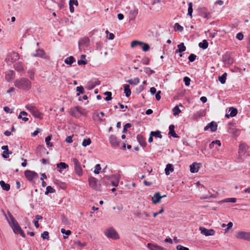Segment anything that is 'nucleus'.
<instances>
[{"label": "nucleus", "instance_id": "nucleus-1", "mask_svg": "<svg viewBox=\"0 0 250 250\" xmlns=\"http://www.w3.org/2000/svg\"><path fill=\"white\" fill-rule=\"evenodd\" d=\"M14 85L20 89L27 91L31 89L32 83L27 78L22 77L15 80Z\"/></svg>", "mask_w": 250, "mask_h": 250}, {"label": "nucleus", "instance_id": "nucleus-2", "mask_svg": "<svg viewBox=\"0 0 250 250\" xmlns=\"http://www.w3.org/2000/svg\"><path fill=\"white\" fill-rule=\"evenodd\" d=\"M3 213L9 226L12 229L14 232L16 234H18V231L21 230V228L18 222L9 211H7V215L8 217L6 216L4 211H3Z\"/></svg>", "mask_w": 250, "mask_h": 250}, {"label": "nucleus", "instance_id": "nucleus-3", "mask_svg": "<svg viewBox=\"0 0 250 250\" xmlns=\"http://www.w3.org/2000/svg\"><path fill=\"white\" fill-rule=\"evenodd\" d=\"M25 108L32 114V115L39 119H42L43 114L40 112L39 109L32 104H28L25 105Z\"/></svg>", "mask_w": 250, "mask_h": 250}, {"label": "nucleus", "instance_id": "nucleus-4", "mask_svg": "<svg viewBox=\"0 0 250 250\" xmlns=\"http://www.w3.org/2000/svg\"><path fill=\"white\" fill-rule=\"evenodd\" d=\"M74 165V170L76 174L79 176H81L83 175V169L81 165L78 160L75 158L72 159Z\"/></svg>", "mask_w": 250, "mask_h": 250}, {"label": "nucleus", "instance_id": "nucleus-5", "mask_svg": "<svg viewBox=\"0 0 250 250\" xmlns=\"http://www.w3.org/2000/svg\"><path fill=\"white\" fill-rule=\"evenodd\" d=\"M20 57L19 54L16 52H12L8 53L6 58H5V61L8 62H13L18 60Z\"/></svg>", "mask_w": 250, "mask_h": 250}, {"label": "nucleus", "instance_id": "nucleus-6", "mask_svg": "<svg viewBox=\"0 0 250 250\" xmlns=\"http://www.w3.org/2000/svg\"><path fill=\"white\" fill-rule=\"evenodd\" d=\"M105 235L108 237L113 239H119V237L117 231L113 229H110L105 231Z\"/></svg>", "mask_w": 250, "mask_h": 250}, {"label": "nucleus", "instance_id": "nucleus-7", "mask_svg": "<svg viewBox=\"0 0 250 250\" xmlns=\"http://www.w3.org/2000/svg\"><path fill=\"white\" fill-rule=\"evenodd\" d=\"M236 237L240 239L250 241V232L238 231L236 234Z\"/></svg>", "mask_w": 250, "mask_h": 250}, {"label": "nucleus", "instance_id": "nucleus-8", "mask_svg": "<svg viewBox=\"0 0 250 250\" xmlns=\"http://www.w3.org/2000/svg\"><path fill=\"white\" fill-rule=\"evenodd\" d=\"M199 230L201 231V233L206 236H213L215 233V230L212 229H207L204 227H200Z\"/></svg>", "mask_w": 250, "mask_h": 250}, {"label": "nucleus", "instance_id": "nucleus-9", "mask_svg": "<svg viewBox=\"0 0 250 250\" xmlns=\"http://www.w3.org/2000/svg\"><path fill=\"white\" fill-rule=\"evenodd\" d=\"M25 177L28 180L32 181L33 179L38 178V174L35 171L27 170L24 172Z\"/></svg>", "mask_w": 250, "mask_h": 250}, {"label": "nucleus", "instance_id": "nucleus-10", "mask_svg": "<svg viewBox=\"0 0 250 250\" xmlns=\"http://www.w3.org/2000/svg\"><path fill=\"white\" fill-rule=\"evenodd\" d=\"M70 115L75 118H78L80 115L83 114L81 111V107L75 106L70 110Z\"/></svg>", "mask_w": 250, "mask_h": 250}, {"label": "nucleus", "instance_id": "nucleus-11", "mask_svg": "<svg viewBox=\"0 0 250 250\" xmlns=\"http://www.w3.org/2000/svg\"><path fill=\"white\" fill-rule=\"evenodd\" d=\"M98 180L93 177H90L88 178V183L89 186L97 190H100V186L97 184Z\"/></svg>", "mask_w": 250, "mask_h": 250}, {"label": "nucleus", "instance_id": "nucleus-12", "mask_svg": "<svg viewBox=\"0 0 250 250\" xmlns=\"http://www.w3.org/2000/svg\"><path fill=\"white\" fill-rule=\"evenodd\" d=\"M109 141L112 147H117L119 146L121 140L115 135H111L109 137Z\"/></svg>", "mask_w": 250, "mask_h": 250}, {"label": "nucleus", "instance_id": "nucleus-13", "mask_svg": "<svg viewBox=\"0 0 250 250\" xmlns=\"http://www.w3.org/2000/svg\"><path fill=\"white\" fill-rule=\"evenodd\" d=\"M222 61L225 64H231L233 62V58L229 53H225L222 57Z\"/></svg>", "mask_w": 250, "mask_h": 250}, {"label": "nucleus", "instance_id": "nucleus-14", "mask_svg": "<svg viewBox=\"0 0 250 250\" xmlns=\"http://www.w3.org/2000/svg\"><path fill=\"white\" fill-rule=\"evenodd\" d=\"M100 84V81L97 79H93L88 82L86 88L88 90L94 88L96 86Z\"/></svg>", "mask_w": 250, "mask_h": 250}, {"label": "nucleus", "instance_id": "nucleus-15", "mask_svg": "<svg viewBox=\"0 0 250 250\" xmlns=\"http://www.w3.org/2000/svg\"><path fill=\"white\" fill-rule=\"evenodd\" d=\"M32 56L35 57H40L47 60L49 59V57L46 55L44 51L43 50L40 49L37 50L36 53L33 54Z\"/></svg>", "mask_w": 250, "mask_h": 250}, {"label": "nucleus", "instance_id": "nucleus-16", "mask_svg": "<svg viewBox=\"0 0 250 250\" xmlns=\"http://www.w3.org/2000/svg\"><path fill=\"white\" fill-rule=\"evenodd\" d=\"M210 128V131L212 132H214L216 131L217 129V124L216 122L212 121L208 124L207 126L204 127V130L207 131Z\"/></svg>", "mask_w": 250, "mask_h": 250}, {"label": "nucleus", "instance_id": "nucleus-17", "mask_svg": "<svg viewBox=\"0 0 250 250\" xmlns=\"http://www.w3.org/2000/svg\"><path fill=\"white\" fill-rule=\"evenodd\" d=\"M147 248L150 250H167L166 249L161 247L157 244L148 243Z\"/></svg>", "mask_w": 250, "mask_h": 250}, {"label": "nucleus", "instance_id": "nucleus-18", "mask_svg": "<svg viewBox=\"0 0 250 250\" xmlns=\"http://www.w3.org/2000/svg\"><path fill=\"white\" fill-rule=\"evenodd\" d=\"M1 149L3 150V154H2V157L4 159L9 157V154H12V152L9 151L7 146H3L1 147Z\"/></svg>", "mask_w": 250, "mask_h": 250}, {"label": "nucleus", "instance_id": "nucleus-19", "mask_svg": "<svg viewBox=\"0 0 250 250\" xmlns=\"http://www.w3.org/2000/svg\"><path fill=\"white\" fill-rule=\"evenodd\" d=\"M15 73L12 70H8L5 74V78L8 82L11 81L15 77Z\"/></svg>", "mask_w": 250, "mask_h": 250}, {"label": "nucleus", "instance_id": "nucleus-20", "mask_svg": "<svg viewBox=\"0 0 250 250\" xmlns=\"http://www.w3.org/2000/svg\"><path fill=\"white\" fill-rule=\"evenodd\" d=\"M162 198L160 192H156L152 197V202L154 204H157L160 202Z\"/></svg>", "mask_w": 250, "mask_h": 250}, {"label": "nucleus", "instance_id": "nucleus-21", "mask_svg": "<svg viewBox=\"0 0 250 250\" xmlns=\"http://www.w3.org/2000/svg\"><path fill=\"white\" fill-rule=\"evenodd\" d=\"M199 12H201L200 15L204 18L208 19L209 18V13L208 12L206 8H201L198 9Z\"/></svg>", "mask_w": 250, "mask_h": 250}, {"label": "nucleus", "instance_id": "nucleus-22", "mask_svg": "<svg viewBox=\"0 0 250 250\" xmlns=\"http://www.w3.org/2000/svg\"><path fill=\"white\" fill-rule=\"evenodd\" d=\"M229 111L230 112L229 114H226L225 115L227 118H229L230 116L232 117H234L237 115L238 112L237 109L233 107H230Z\"/></svg>", "mask_w": 250, "mask_h": 250}, {"label": "nucleus", "instance_id": "nucleus-23", "mask_svg": "<svg viewBox=\"0 0 250 250\" xmlns=\"http://www.w3.org/2000/svg\"><path fill=\"white\" fill-rule=\"evenodd\" d=\"M114 180L111 181V185L114 187H117L119 184L120 176L119 174H114L112 176Z\"/></svg>", "mask_w": 250, "mask_h": 250}, {"label": "nucleus", "instance_id": "nucleus-24", "mask_svg": "<svg viewBox=\"0 0 250 250\" xmlns=\"http://www.w3.org/2000/svg\"><path fill=\"white\" fill-rule=\"evenodd\" d=\"M200 164L193 163L190 166V171L191 173H196L198 171L200 168Z\"/></svg>", "mask_w": 250, "mask_h": 250}, {"label": "nucleus", "instance_id": "nucleus-25", "mask_svg": "<svg viewBox=\"0 0 250 250\" xmlns=\"http://www.w3.org/2000/svg\"><path fill=\"white\" fill-rule=\"evenodd\" d=\"M175 126L173 125H171L169 126V133L168 134L174 138H178L179 136L177 135L174 131Z\"/></svg>", "mask_w": 250, "mask_h": 250}, {"label": "nucleus", "instance_id": "nucleus-26", "mask_svg": "<svg viewBox=\"0 0 250 250\" xmlns=\"http://www.w3.org/2000/svg\"><path fill=\"white\" fill-rule=\"evenodd\" d=\"M137 139L138 142L139 143L140 145L142 146L145 147L146 146V140L143 136L141 135H138L137 136Z\"/></svg>", "mask_w": 250, "mask_h": 250}, {"label": "nucleus", "instance_id": "nucleus-27", "mask_svg": "<svg viewBox=\"0 0 250 250\" xmlns=\"http://www.w3.org/2000/svg\"><path fill=\"white\" fill-rule=\"evenodd\" d=\"M178 49L175 50V53H182L186 50V47L183 42L180 43L177 45Z\"/></svg>", "mask_w": 250, "mask_h": 250}, {"label": "nucleus", "instance_id": "nucleus-28", "mask_svg": "<svg viewBox=\"0 0 250 250\" xmlns=\"http://www.w3.org/2000/svg\"><path fill=\"white\" fill-rule=\"evenodd\" d=\"M173 166L172 164H168L167 165L166 167L165 170V173L167 175H168L170 174V172H173Z\"/></svg>", "mask_w": 250, "mask_h": 250}, {"label": "nucleus", "instance_id": "nucleus-29", "mask_svg": "<svg viewBox=\"0 0 250 250\" xmlns=\"http://www.w3.org/2000/svg\"><path fill=\"white\" fill-rule=\"evenodd\" d=\"M248 148L249 147L247 145L245 144H241L239 146V153H245Z\"/></svg>", "mask_w": 250, "mask_h": 250}, {"label": "nucleus", "instance_id": "nucleus-30", "mask_svg": "<svg viewBox=\"0 0 250 250\" xmlns=\"http://www.w3.org/2000/svg\"><path fill=\"white\" fill-rule=\"evenodd\" d=\"M0 185L1 187V188H2V189L6 190V191L9 190V189L10 188V185L8 184L5 183L3 181L1 180L0 181Z\"/></svg>", "mask_w": 250, "mask_h": 250}, {"label": "nucleus", "instance_id": "nucleus-31", "mask_svg": "<svg viewBox=\"0 0 250 250\" xmlns=\"http://www.w3.org/2000/svg\"><path fill=\"white\" fill-rule=\"evenodd\" d=\"M124 92L126 97H129L131 95V90L130 89V86L128 84H125L124 86Z\"/></svg>", "mask_w": 250, "mask_h": 250}, {"label": "nucleus", "instance_id": "nucleus-32", "mask_svg": "<svg viewBox=\"0 0 250 250\" xmlns=\"http://www.w3.org/2000/svg\"><path fill=\"white\" fill-rule=\"evenodd\" d=\"M75 62V59L73 56H70L69 57L66 58L64 60V62L68 65H71L74 62Z\"/></svg>", "mask_w": 250, "mask_h": 250}, {"label": "nucleus", "instance_id": "nucleus-33", "mask_svg": "<svg viewBox=\"0 0 250 250\" xmlns=\"http://www.w3.org/2000/svg\"><path fill=\"white\" fill-rule=\"evenodd\" d=\"M126 82L129 84L133 85H137L140 82V79L139 78H135L134 79H129L126 81Z\"/></svg>", "mask_w": 250, "mask_h": 250}, {"label": "nucleus", "instance_id": "nucleus-34", "mask_svg": "<svg viewBox=\"0 0 250 250\" xmlns=\"http://www.w3.org/2000/svg\"><path fill=\"white\" fill-rule=\"evenodd\" d=\"M68 166L65 163L60 162L57 164V167L60 169L58 170L61 171V170L65 169L68 167Z\"/></svg>", "mask_w": 250, "mask_h": 250}, {"label": "nucleus", "instance_id": "nucleus-35", "mask_svg": "<svg viewBox=\"0 0 250 250\" xmlns=\"http://www.w3.org/2000/svg\"><path fill=\"white\" fill-rule=\"evenodd\" d=\"M198 45L200 48L206 49L208 47V43L206 40H204L202 42H200L199 43Z\"/></svg>", "mask_w": 250, "mask_h": 250}, {"label": "nucleus", "instance_id": "nucleus-36", "mask_svg": "<svg viewBox=\"0 0 250 250\" xmlns=\"http://www.w3.org/2000/svg\"><path fill=\"white\" fill-rule=\"evenodd\" d=\"M15 69L19 72H23L24 70L22 65L20 63H16L14 65Z\"/></svg>", "mask_w": 250, "mask_h": 250}, {"label": "nucleus", "instance_id": "nucleus-37", "mask_svg": "<svg viewBox=\"0 0 250 250\" xmlns=\"http://www.w3.org/2000/svg\"><path fill=\"white\" fill-rule=\"evenodd\" d=\"M61 232L62 234H64L63 235V238L64 239L68 238V237L71 234V231L70 230H65L63 228L61 229Z\"/></svg>", "mask_w": 250, "mask_h": 250}, {"label": "nucleus", "instance_id": "nucleus-38", "mask_svg": "<svg viewBox=\"0 0 250 250\" xmlns=\"http://www.w3.org/2000/svg\"><path fill=\"white\" fill-rule=\"evenodd\" d=\"M141 44H143L142 42L139 41H133L131 42L130 46L131 48H134L137 46H140L141 47Z\"/></svg>", "mask_w": 250, "mask_h": 250}, {"label": "nucleus", "instance_id": "nucleus-39", "mask_svg": "<svg viewBox=\"0 0 250 250\" xmlns=\"http://www.w3.org/2000/svg\"><path fill=\"white\" fill-rule=\"evenodd\" d=\"M151 136H153L155 137L162 138V135H161V132L159 130H157L156 131H151Z\"/></svg>", "mask_w": 250, "mask_h": 250}, {"label": "nucleus", "instance_id": "nucleus-40", "mask_svg": "<svg viewBox=\"0 0 250 250\" xmlns=\"http://www.w3.org/2000/svg\"><path fill=\"white\" fill-rule=\"evenodd\" d=\"M227 75L226 73H224L221 76L219 77L218 80L222 84H224L226 83Z\"/></svg>", "mask_w": 250, "mask_h": 250}, {"label": "nucleus", "instance_id": "nucleus-41", "mask_svg": "<svg viewBox=\"0 0 250 250\" xmlns=\"http://www.w3.org/2000/svg\"><path fill=\"white\" fill-rule=\"evenodd\" d=\"M55 192V190L52 188L51 186H48L46 187V191L45 192V194L47 195L49 193H52Z\"/></svg>", "mask_w": 250, "mask_h": 250}, {"label": "nucleus", "instance_id": "nucleus-42", "mask_svg": "<svg viewBox=\"0 0 250 250\" xmlns=\"http://www.w3.org/2000/svg\"><path fill=\"white\" fill-rule=\"evenodd\" d=\"M104 95L106 96V97L104 98V100L108 101L112 99V93L111 92H105L104 93Z\"/></svg>", "mask_w": 250, "mask_h": 250}, {"label": "nucleus", "instance_id": "nucleus-43", "mask_svg": "<svg viewBox=\"0 0 250 250\" xmlns=\"http://www.w3.org/2000/svg\"><path fill=\"white\" fill-rule=\"evenodd\" d=\"M141 47L142 50L145 52L148 51L150 49L149 45L147 43H145L144 42H143V44H141Z\"/></svg>", "mask_w": 250, "mask_h": 250}, {"label": "nucleus", "instance_id": "nucleus-44", "mask_svg": "<svg viewBox=\"0 0 250 250\" xmlns=\"http://www.w3.org/2000/svg\"><path fill=\"white\" fill-rule=\"evenodd\" d=\"M173 114L174 116L178 115L181 112V110L179 109L178 106L176 105L175 106L173 109H172Z\"/></svg>", "mask_w": 250, "mask_h": 250}, {"label": "nucleus", "instance_id": "nucleus-45", "mask_svg": "<svg viewBox=\"0 0 250 250\" xmlns=\"http://www.w3.org/2000/svg\"><path fill=\"white\" fill-rule=\"evenodd\" d=\"M174 27L175 31H183L184 30L183 27L180 25L178 23H175Z\"/></svg>", "mask_w": 250, "mask_h": 250}, {"label": "nucleus", "instance_id": "nucleus-46", "mask_svg": "<svg viewBox=\"0 0 250 250\" xmlns=\"http://www.w3.org/2000/svg\"><path fill=\"white\" fill-rule=\"evenodd\" d=\"M91 143V141L90 139H84L82 143V145L83 146H89Z\"/></svg>", "mask_w": 250, "mask_h": 250}, {"label": "nucleus", "instance_id": "nucleus-47", "mask_svg": "<svg viewBox=\"0 0 250 250\" xmlns=\"http://www.w3.org/2000/svg\"><path fill=\"white\" fill-rule=\"evenodd\" d=\"M192 12H193L192 3V2H189L188 3V15H189L190 17H191Z\"/></svg>", "mask_w": 250, "mask_h": 250}, {"label": "nucleus", "instance_id": "nucleus-48", "mask_svg": "<svg viewBox=\"0 0 250 250\" xmlns=\"http://www.w3.org/2000/svg\"><path fill=\"white\" fill-rule=\"evenodd\" d=\"M41 237L43 239L48 240L49 238V232L47 231H44L41 234Z\"/></svg>", "mask_w": 250, "mask_h": 250}, {"label": "nucleus", "instance_id": "nucleus-49", "mask_svg": "<svg viewBox=\"0 0 250 250\" xmlns=\"http://www.w3.org/2000/svg\"><path fill=\"white\" fill-rule=\"evenodd\" d=\"M101 169V166L100 164H97L95 167V169L94 170V173L98 174L100 173V171Z\"/></svg>", "mask_w": 250, "mask_h": 250}, {"label": "nucleus", "instance_id": "nucleus-50", "mask_svg": "<svg viewBox=\"0 0 250 250\" xmlns=\"http://www.w3.org/2000/svg\"><path fill=\"white\" fill-rule=\"evenodd\" d=\"M145 72L148 75H151L154 73V71L151 69L149 67H145L144 69Z\"/></svg>", "mask_w": 250, "mask_h": 250}, {"label": "nucleus", "instance_id": "nucleus-51", "mask_svg": "<svg viewBox=\"0 0 250 250\" xmlns=\"http://www.w3.org/2000/svg\"><path fill=\"white\" fill-rule=\"evenodd\" d=\"M196 57V55H195V54H190L188 58L189 61L190 62H193L195 60Z\"/></svg>", "mask_w": 250, "mask_h": 250}, {"label": "nucleus", "instance_id": "nucleus-52", "mask_svg": "<svg viewBox=\"0 0 250 250\" xmlns=\"http://www.w3.org/2000/svg\"><path fill=\"white\" fill-rule=\"evenodd\" d=\"M51 140V136H48L45 138V141L46 144V145L48 146H51L52 144L50 143V140Z\"/></svg>", "mask_w": 250, "mask_h": 250}, {"label": "nucleus", "instance_id": "nucleus-53", "mask_svg": "<svg viewBox=\"0 0 250 250\" xmlns=\"http://www.w3.org/2000/svg\"><path fill=\"white\" fill-rule=\"evenodd\" d=\"M131 126V124L130 123H127L124 126L123 133H126L127 131V128H129Z\"/></svg>", "mask_w": 250, "mask_h": 250}, {"label": "nucleus", "instance_id": "nucleus-54", "mask_svg": "<svg viewBox=\"0 0 250 250\" xmlns=\"http://www.w3.org/2000/svg\"><path fill=\"white\" fill-rule=\"evenodd\" d=\"M27 73L28 74L29 77H30V78L31 80H33L34 79V71L32 69L29 70L27 71Z\"/></svg>", "mask_w": 250, "mask_h": 250}, {"label": "nucleus", "instance_id": "nucleus-55", "mask_svg": "<svg viewBox=\"0 0 250 250\" xmlns=\"http://www.w3.org/2000/svg\"><path fill=\"white\" fill-rule=\"evenodd\" d=\"M184 82L186 86H188L190 84V79L188 77H185L184 78Z\"/></svg>", "mask_w": 250, "mask_h": 250}, {"label": "nucleus", "instance_id": "nucleus-56", "mask_svg": "<svg viewBox=\"0 0 250 250\" xmlns=\"http://www.w3.org/2000/svg\"><path fill=\"white\" fill-rule=\"evenodd\" d=\"M149 61H150L148 57H145L143 58V59L142 60L141 62L144 64H148L149 63Z\"/></svg>", "mask_w": 250, "mask_h": 250}, {"label": "nucleus", "instance_id": "nucleus-57", "mask_svg": "<svg viewBox=\"0 0 250 250\" xmlns=\"http://www.w3.org/2000/svg\"><path fill=\"white\" fill-rule=\"evenodd\" d=\"M224 202H231L235 203L236 202V199L235 198H227L224 201Z\"/></svg>", "mask_w": 250, "mask_h": 250}, {"label": "nucleus", "instance_id": "nucleus-58", "mask_svg": "<svg viewBox=\"0 0 250 250\" xmlns=\"http://www.w3.org/2000/svg\"><path fill=\"white\" fill-rule=\"evenodd\" d=\"M76 91L83 94L84 93V88L82 86H78L76 87Z\"/></svg>", "mask_w": 250, "mask_h": 250}, {"label": "nucleus", "instance_id": "nucleus-59", "mask_svg": "<svg viewBox=\"0 0 250 250\" xmlns=\"http://www.w3.org/2000/svg\"><path fill=\"white\" fill-rule=\"evenodd\" d=\"M176 249L177 250H189L188 248L184 247L181 245H177Z\"/></svg>", "mask_w": 250, "mask_h": 250}, {"label": "nucleus", "instance_id": "nucleus-60", "mask_svg": "<svg viewBox=\"0 0 250 250\" xmlns=\"http://www.w3.org/2000/svg\"><path fill=\"white\" fill-rule=\"evenodd\" d=\"M236 38L239 41H242L243 39L244 35L241 32L237 34Z\"/></svg>", "mask_w": 250, "mask_h": 250}, {"label": "nucleus", "instance_id": "nucleus-61", "mask_svg": "<svg viewBox=\"0 0 250 250\" xmlns=\"http://www.w3.org/2000/svg\"><path fill=\"white\" fill-rule=\"evenodd\" d=\"M69 4H71V5H75L77 6L78 5V1L77 0H70Z\"/></svg>", "mask_w": 250, "mask_h": 250}, {"label": "nucleus", "instance_id": "nucleus-62", "mask_svg": "<svg viewBox=\"0 0 250 250\" xmlns=\"http://www.w3.org/2000/svg\"><path fill=\"white\" fill-rule=\"evenodd\" d=\"M65 141L68 143H71L73 142L72 136H68L66 137L65 139Z\"/></svg>", "mask_w": 250, "mask_h": 250}, {"label": "nucleus", "instance_id": "nucleus-63", "mask_svg": "<svg viewBox=\"0 0 250 250\" xmlns=\"http://www.w3.org/2000/svg\"><path fill=\"white\" fill-rule=\"evenodd\" d=\"M22 115H28L27 113L24 111H21L20 112V113L19 114L18 118L19 119H21L22 120V118H23L22 117Z\"/></svg>", "mask_w": 250, "mask_h": 250}, {"label": "nucleus", "instance_id": "nucleus-64", "mask_svg": "<svg viewBox=\"0 0 250 250\" xmlns=\"http://www.w3.org/2000/svg\"><path fill=\"white\" fill-rule=\"evenodd\" d=\"M3 110L5 112H6L7 113H12V111H11V109L8 106L4 107Z\"/></svg>", "mask_w": 250, "mask_h": 250}]
</instances>
